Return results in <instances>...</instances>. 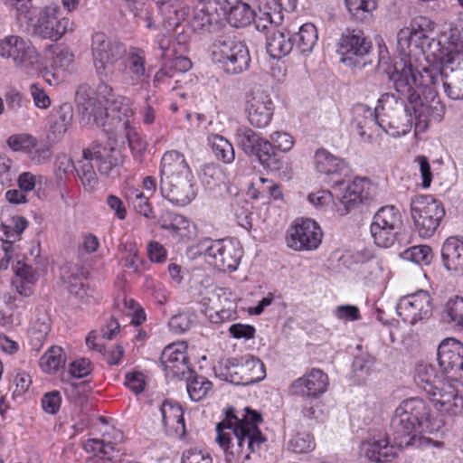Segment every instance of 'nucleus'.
<instances>
[{"instance_id": "nucleus-10", "label": "nucleus", "mask_w": 463, "mask_h": 463, "mask_svg": "<svg viewBox=\"0 0 463 463\" xmlns=\"http://www.w3.org/2000/svg\"><path fill=\"white\" fill-rule=\"evenodd\" d=\"M75 103L80 121L84 125L94 124L99 128H103L105 131H112L114 118L111 122L110 111L109 107L103 104L95 91L88 85H80L75 93Z\"/></svg>"}, {"instance_id": "nucleus-5", "label": "nucleus", "mask_w": 463, "mask_h": 463, "mask_svg": "<svg viewBox=\"0 0 463 463\" xmlns=\"http://www.w3.org/2000/svg\"><path fill=\"white\" fill-rule=\"evenodd\" d=\"M372 49L371 41L367 40L364 32L359 29L346 28L337 43L341 61L354 71L373 66L374 57L371 53Z\"/></svg>"}, {"instance_id": "nucleus-59", "label": "nucleus", "mask_w": 463, "mask_h": 463, "mask_svg": "<svg viewBox=\"0 0 463 463\" xmlns=\"http://www.w3.org/2000/svg\"><path fill=\"white\" fill-rule=\"evenodd\" d=\"M36 138L27 134L13 135L8 137L7 145L9 147L15 151H23L26 154L30 152L31 148H33Z\"/></svg>"}, {"instance_id": "nucleus-49", "label": "nucleus", "mask_w": 463, "mask_h": 463, "mask_svg": "<svg viewBox=\"0 0 463 463\" xmlns=\"http://www.w3.org/2000/svg\"><path fill=\"white\" fill-rule=\"evenodd\" d=\"M402 259L418 265H430L433 259V251L428 245L412 246L400 253Z\"/></svg>"}, {"instance_id": "nucleus-29", "label": "nucleus", "mask_w": 463, "mask_h": 463, "mask_svg": "<svg viewBox=\"0 0 463 463\" xmlns=\"http://www.w3.org/2000/svg\"><path fill=\"white\" fill-rule=\"evenodd\" d=\"M156 223L161 229L167 231L176 241H183L191 236L192 222L184 215L167 210L163 211Z\"/></svg>"}, {"instance_id": "nucleus-19", "label": "nucleus", "mask_w": 463, "mask_h": 463, "mask_svg": "<svg viewBox=\"0 0 463 463\" xmlns=\"http://www.w3.org/2000/svg\"><path fill=\"white\" fill-rule=\"evenodd\" d=\"M70 24L68 18H59L56 15L55 9L44 8L24 29L31 34L43 39L58 41L67 32Z\"/></svg>"}, {"instance_id": "nucleus-55", "label": "nucleus", "mask_w": 463, "mask_h": 463, "mask_svg": "<svg viewBox=\"0 0 463 463\" xmlns=\"http://www.w3.org/2000/svg\"><path fill=\"white\" fill-rule=\"evenodd\" d=\"M121 126L126 132V138L128 142L129 148L135 154H141L146 148V141L137 133L135 128L129 125L128 119L121 118Z\"/></svg>"}, {"instance_id": "nucleus-61", "label": "nucleus", "mask_w": 463, "mask_h": 463, "mask_svg": "<svg viewBox=\"0 0 463 463\" xmlns=\"http://www.w3.org/2000/svg\"><path fill=\"white\" fill-rule=\"evenodd\" d=\"M173 81L178 83L180 80L175 74V71L165 62L160 70L155 74L153 79V85L155 88L166 87L170 88Z\"/></svg>"}, {"instance_id": "nucleus-18", "label": "nucleus", "mask_w": 463, "mask_h": 463, "mask_svg": "<svg viewBox=\"0 0 463 463\" xmlns=\"http://www.w3.org/2000/svg\"><path fill=\"white\" fill-rule=\"evenodd\" d=\"M421 75L422 72L420 73L422 80L420 81L408 56L404 55L394 60L393 71L389 75V79L393 82L395 90L409 101L411 95L416 96L419 94L418 87L432 86V84H427Z\"/></svg>"}, {"instance_id": "nucleus-11", "label": "nucleus", "mask_w": 463, "mask_h": 463, "mask_svg": "<svg viewBox=\"0 0 463 463\" xmlns=\"http://www.w3.org/2000/svg\"><path fill=\"white\" fill-rule=\"evenodd\" d=\"M402 229V214L393 205L381 207L374 213L370 225V232L374 243L383 248L392 246Z\"/></svg>"}, {"instance_id": "nucleus-64", "label": "nucleus", "mask_w": 463, "mask_h": 463, "mask_svg": "<svg viewBox=\"0 0 463 463\" xmlns=\"http://www.w3.org/2000/svg\"><path fill=\"white\" fill-rule=\"evenodd\" d=\"M182 463H213V458L206 452L189 449L183 453Z\"/></svg>"}, {"instance_id": "nucleus-27", "label": "nucleus", "mask_w": 463, "mask_h": 463, "mask_svg": "<svg viewBox=\"0 0 463 463\" xmlns=\"http://www.w3.org/2000/svg\"><path fill=\"white\" fill-rule=\"evenodd\" d=\"M328 384L327 374L320 369L313 368L309 373L293 381L288 392L291 395L317 399L326 392Z\"/></svg>"}, {"instance_id": "nucleus-25", "label": "nucleus", "mask_w": 463, "mask_h": 463, "mask_svg": "<svg viewBox=\"0 0 463 463\" xmlns=\"http://www.w3.org/2000/svg\"><path fill=\"white\" fill-rule=\"evenodd\" d=\"M185 342H177L165 347L160 356V365L167 378L181 380L193 370L189 365Z\"/></svg>"}, {"instance_id": "nucleus-28", "label": "nucleus", "mask_w": 463, "mask_h": 463, "mask_svg": "<svg viewBox=\"0 0 463 463\" xmlns=\"http://www.w3.org/2000/svg\"><path fill=\"white\" fill-rule=\"evenodd\" d=\"M376 110L364 104L354 108L353 124L364 142L372 143L375 130L380 128Z\"/></svg>"}, {"instance_id": "nucleus-1", "label": "nucleus", "mask_w": 463, "mask_h": 463, "mask_svg": "<svg viewBox=\"0 0 463 463\" xmlns=\"http://www.w3.org/2000/svg\"><path fill=\"white\" fill-rule=\"evenodd\" d=\"M243 411L240 418L234 409L230 408L224 419L216 425L215 439L228 463L250 459V454L259 451L266 441L259 428L263 420L261 414L250 407H245Z\"/></svg>"}, {"instance_id": "nucleus-47", "label": "nucleus", "mask_w": 463, "mask_h": 463, "mask_svg": "<svg viewBox=\"0 0 463 463\" xmlns=\"http://www.w3.org/2000/svg\"><path fill=\"white\" fill-rule=\"evenodd\" d=\"M213 153L218 160L224 164H231L235 159V152L232 144L221 135H212L208 137Z\"/></svg>"}, {"instance_id": "nucleus-31", "label": "nucleus", "mask_w": 463, "mask_h": 463, "mask_svg": "<svg viewBox=\"0 0 463 463\" xmlns=\"http://www.w3.org/2000/svg\"><path fill=\"white\" fill-rule=\"evenodd\" d=\"M162 422L169 436L182 437L185 433V424L182 407L175 402L165 401L161 407Z\"/></svg>"}, {"instance_id": "nucleus-44", "label": "nucleus", "mask_w": 463, "mask_h": 463, "mask_svg": "<svg viewBox=\"0 0 463 463\" xmlns=\"http://www.w3.org/2000/svg\"><path fill=\"white\" fill-rule=\"evenodd\" d=\"M51 332V318L48 315L43 314L38 317L31 327L30 345L33 350L39 352L43 347L44 341Z\"/></svg>"}, {"instance_id": "nucleus-12", "label": "nucleus", "mask_w": 463, "mask_h": 463, "mask_svg": "<svg viewBox=\"0 0 463 463\" xmlns=\"http://www.w3.org/2000/svg\"><path fill=\"white\" fill-rule=\"evenodd\" d=\"M421 77L427 84H432L435 88L441 85L448 98L453 100L463 99V70L447 67L444 56L440 58L439 66L424 68Z\"/></svg>"}, {"instance_id": "nucleus-48", "label": "nucleus", "mask_w": 463, "mask_h": 463, "mask_svg": "<svg viewBox=\"0 0 463 463\" xmlns=\"http://www.w3.org/2000/svg\"><path fill=\"white\" fill-rule=\"evenodd\" d=\"M65 364V354L61 346L52 345L40 358L39 365L48 373L57 372Z\"/></svg>"}, {"instance_id": "nucleus-35", "label": "nucleus", "mask_w": 463, "mask_h": 463, "mask_svg": "<svg viewBox=\"0 0 463 463\" xmlns=\"http://www.w3.org/2000/svg\"><path fill=\"white\" fill-rule=\"evenodd\" d=\"M125 56L124 72L129 77L133 84H137L146 75V52L141 48L130 47Z\"/></svg>"}, {"instance_id": "nucleus-58", "label": "nucleus", "mask_w": 463, "mask_h": 463, "mask_svg": "<svg viewBox=\"0 0 463 463\" xmlns=\"http://www.w3.org/2000/svg\"><path fill=\"white\" fill-rule=\"evenodd\" d=\"M194 318L195 317L190 313H179L170 318L168 326L173 333L183 334L193 326Z\"/></svg>"}, {"instance_id": "nucleus-3", "label": "nucleus", "mask_w": 463, "mask_h": 463, "mask_svg": "<svg viewBox=\"0 0 463 463\" xmlns=\"http://www.w3.org/2000/svg\"><path fill=\"white\" fill-rule=\"evenodd\" d=\"M335 194L330 191H318L308 195V201L317 207L333 202L335 211L340 216L348 214L359 203H369L376 194V187L367 178H355L345 186L344 180L335 182Z\"/></svg>"}, {"instance_id": "nucleus-22", "label": "nucleus", "mask_w": 463, "mask_h": 463, "mask_svg": "<svg viewBox=\"0 0 463 463\" xmlns=\"http://www.w3.org/2000/svg\"><path fill=\"white\" fill-rule=\"evenodd\" d=\"M401 441H397L388 434L374 435L361 444V453L373 463H389L397 456L402 449Z\"/></svg>"}, {"instance_id": "nucleus-51", "label": "nucleus", "mask_w": 463, "mask_h": 463, "mask_svg": "<svg viewBox=\"0 0 463 463\" xmlns=\"http://www.w3.org/2000/svg\"><path fill=\"white\" fill-rule=\"evenodd\" d=\"M298 1V0H261L264 8L268 10L263 13V15L266 16L264 20L271 25L273 23L272 13L274 14H280L282 11L288 13L293 12L297 8Z\"/></svg>"}, {"instance_id": "nucleus-57", "label": "nucleus", "mask_w": 463, "mask_h": 463, "mask_svg": "<svg viewBox=\"0 0 463 463\" xmlns=\"http://www.w3.org/2000/svg\"><path fill=\"white\" fill-rule=\"evenodd\" d=\"M458 394L457 389L450 383H440L437 387V390L430 392L429 395L431 401L434 402L436 408L441 407L444 403H448L450 399Z\"/></svg>"}, {"instance_id": "nucleus-16", "label": "nucleus", "mask_w": 463, "mask_h": 463, "mask_svg": "<svg viewBox=\"0 0 463 463\" xmlns=\"http://www.w3.org/2000/svg\"><path fill=\"white\" fill-rule=\"evenodd\" d=\"M160 192L162 196L174 205L189 204L197 194L193 173L161 178Z\"/></svg>"}, {"instance_id": "nucleus-17", "label": "nucleus", "mask_w": 463, "mask_h": 463, "mask_svg": "<svg viewBox=\"0 0 463 463\" xmlns=\"http://www.w3.org/2000/svg\"><path fill=\"white\" fill-rule=\"evenodd\" d=\"M437 361L441 373L451 381L463 380V344L446 338L438 346Z\"/></svg>"}, {"instance_id": "nucleus-62", "label": "nucleus", "mask_w": 463, "mask_h": 463, "mask_svg": "<svg viewBox=\"0 0 463 463\" xmlns=\"http://www.w3.org/2000/svg\"><path fill=\"white\" fill-rule=\"evenodd\" d=\"M409 28L416 38H426L427 33L433 29V23L427 17L417 16L411 22Z\"/></svg>"}, {"instance_id": "nucleus-33", "label": "nucleus", "mask_w": 463, "mask_h": 463, "mask_svg": "<svg viewBox=\"0 0 463 463\" xmlns=\"http://www.w3.org/2000/svg\"><path fill=\"white\" fill-rule=\"evenodd\" d=\"M441 259L448 270L463 274V237L448 238L441 248Z\"/></svg>"}, {"instance_id": "nucleus-2", "label": "nucleus", "mask_w": 463, "mask_h": 463, "mask_svg": "<svg viewBox=\"0 0 463 463\" xmlns=\"http://www.w3.org/2000/svg\"><path fill=\"white\" fill-rule=\"evenodd\" d=\"M443 426L442 420L432 418L428 404L417 397L402 402L391 420L392 437L402 448L412 445L418 432L432 434Z\"/></svg>"}, {"instance_id": "nucleus-60", "label": "nucleus", "mask_w": 463, "mask_h": 463, "mask_svg": "<svg viewBox=\"0 0 463 463\" xmlns=\"http://www.w3.org/2000/svg\"><path fill=\"white\" fill-rule=\"evenodd\" d=\"M315 448L313 437L302 432L295 435L288 443V449L295 453H306Z\"/></svg>"}, {"instance_id": "nucleus-7", "label": "nucleus", "mask_w": 463, "mask_h": 463, "mask_svg": "<svg viewBox=\"0 0 463 463\" xmlns=\"http://www.w3.org/2000/svg\"><path fill=\"white\" fill-rule=\"evenodd\" d=\"M198 247L208 262L223 272L236 270L243 255L242 247L236 239L213 241L205 238L199 242Z\"/></svg>"}, {"instance_id": "nucleus-15", "label": "nucleus", "mask_w": 463, "mask_h": 463, "mask_svg": "<svg viewBox=\"0 0 463 463\" xmlns=\"http://www.w3.org/2000/svg\"><path fill=\"white\" fill-rule=\"evenodd\" d=\"M225 8L220 0H200L191 20L194 31L204 33L219 31L224 24Z\"/></svg>"}, {"instance_id": "nucleus-20", "label": "nucleus", "mask_w": 463, "mask_h": 463, "mask_svg": "<svg viewBox=\"0 0 463 463\" xmlns=\"http://www.w3.org/2000/svg\"><path fill=\"white\" fill-rule=\"evenodd\" d=\"M274 109L270 96L260 88L253 89L247 95L245 111L251 126L258 128L267 127L272 119Z\"/></svg>"}, {"instance_id": "nucleus-23", "label": "nucleus", "mask_w": 463, "mask_h": 463, "mask_svg": "<svg viewBox=\"0 0 463 463\" xmlns=\"http://www.w3.org/2000/svg\"><path fill=\"white\" fill-rule=\"evenodd\" d=\"M322 236L319 225L311 219H306L291 227L286 240L288 246L295 250H312L320 245Z\"/></svg>"}, {"instance_id": "nucleus-34", "label": "nucleus", "mask_w": 463, "mask_h": 463, "mask_svg": "<svg viewBox=\"0 0 463 463\" xmlns=\"http://www.w3.org/2000/svg\"><path fill=\"white\" fill-rule=\"evenodd\" d=\"M97 97L103 101L106 107L111 113H118L117 120L121 121V116L128 118L132 114L131 109L128 107L127 99L121 96L116 97L113 90L105 82H100L95 91Z\"/></svg>"}, {"instance_id": "nucleus-4", "label": "nucleus", "mask_w": 463, "mask_h": 463, "mask_svg": "<svg viewBox=\"0 0 463 463\" xmlns=\"http://www.w3.org/2000/svg\"><path fill=\"white\" fill-rule=\"evenodd\" d=\"M383 110L379 127L389 136L399 137L408 134L415 127L410 104L392 93H384L378 100Z\"/></svg>"}, {"instance_id": "nucleus-32", "label": "nucleus", "mask_w": 463, "mask_h": 463, "mask_svg": "<svg viewBox=\"0 0 463 463\" xmlns=\"http://www.w3.org/2000/svg\"><path fill=\"white\" fill-rule=\"evenodd\" d=\"M293 34L287 29L271 27L266 37V49L273 59H280L293 50Z\"/></svg>"}, {"instance_id": "nucleus-39", "label": "nucleus", "mask_w": 463, "mask_h": 463, "mask_svg": "<svg viewBox=\"0 0 463 463\" xmlns=\"http://www.w3.org/2000/svg\"><path fill=\"white\" fill-rule=\"evenodd\" d=\"M315 164L319 173L327 175L342 173L346 169V164L343 159L333 156L324 148L317 150Z\"/></svg>"}, {"instance_id": "nucleus-6", "label": "nucleus", "mask_w": 463, "mask_h": 463, "mask_svg": "<svg viewBox=\"0 0 463 463\" xmlns=\"http://www.w3.org/2000/svg\"><path fill=\"white\" fill-rule=\"evenodd\" d=\"M212 54L213 59L221 64L227 74H240L250 68L248 47L233 36H219L212 46Z\"/></svg>"}, {"instance_id": "nucleus-13", "label": "nucleus", "mask_w": 463, "mask_h": 463, "mask_svg": "<svg viewBox=\"0 0 463 463\" xmlns=\"http://www.w3.org/2000/svg\"><path fill=\"white\" fill-rule=\"evenodd\" d=\"M91 53L96 72L102 77L107 76L109 65H114L125 56L127 48L123 43L96 32L91 37Z\"/></svg>"}, {"instance_id": "nucleus-36", "label": "nucleus", "mask_w": 463, "mask_h": 463, "mask_svg": "<svg viewBox=\"0 0 463 463\" xmlns=\"http://www.w3.org/2000/svg\"><path fill=\"white\" fill-rule=\"evenodd\" d=\"M192 173L184 156L177 150L167 151L161 159L160 176L172 177Z\"/></svg>"}, {"instance_id": "nucleus-38", "label": "nucleus", "mask_w": 463, "mask_h": 463, "mask_svg": "<svg viewBox=\"0 0 463 463\" xmlns=\"http://www.w3.org/2000/svg\"><path fill=\"white\" fill-rule=\"evenodd\" d=\"M93 159L90 157L89 150H83L81 158L75 163L74 166V172L87 191H93L98 185V177L92 164Z\"/></svg>"}, {"instance_id": "nucleus-52", "label": "nucleus", "mask_w": 463, "mask_h": 463, "mask_svg": "<svg viewBox=\"0 0 463 463\" xmlns=\"http://www.w3.org/2000/svg\"><path fill=\"white\" fill-rule=\"evenodd\" d=\"M13 5L16 11V18L21 26L26 28L31 20H33L38 14L41 8L34 7L32 5V0H14Z\"/></svg>"}, {"instance_id": "nucleus-21", "label": "nucleus", "mask_w": 463, "mask_h": 463, "mask_svg": "<svg viewBox=\"0 0 463 463\" xmlns=\"http://www.w3.org/2000/svg\"><path fill=\"white\" fill-rule=\"evenodd\" d=\"M396 311L405 323L415 325L418 321L427 319L432 313V303L430 294L425 290L400 298Z\"/></svg>"}, {"instance_id": "nucleus-56", "label": "nucleus", "mask_w": 463, "mask_h": 463, "mask_svg": "<svg viewBox=\"0 0 463 463\" xmlns=\"http://www.w3.org/2000/svg\"><path fill=\"white\" fill-rule=\"evenodd\" d=\"M445 314L455 326L463 327V298H449L445 305Z\"/></svg>"}, {"instance_id": "nucleus-14", "label": "nucleus", "mask_w": 463, "mask_h": 463, "mask_svg": "<svg viewBox=\"0 0 463 463\" xmlns=\"http://www.w3.org/2000/svg\"><path fill=\"white\" fill-rule=\"evenodd\" d=\"M0 56L11 59L16 68L26 73H30L39 61V54L32 43L19 35H8L0 40Z\"/></svg>"}, {"instance_id": "nucleus-9", "label": "nucleus", "mask_w": 463, "mask_h": 463, "mask_svg": "<svg viewBox=\"0 0 463 463\" xmlns=\"http://www.w3.org/2000/svg\"><path fill=\"white\" fill-rule=\"evenodd\" d=\"M219 367L224 380L238 385L253 384L266 376L264 364L258 357L250 354L222 360Z\"/></svg>"}, {"instance_id": "nucleus-26", "label": "nucleus", "mask_w": 463, "mask_h": 463, "mask_svg": "<svg viewBox=\"0 0 463 463\" xmlns=\"http://www.w3.org/2000/svg\"><path fill=\"white\" fill-rule=\"evenodd\" d=\"M408 103L412 112L416 131H424L430 121H440L446 111L439 99H422L420 93L416 96L411 95Z\"/></svg>"}, {"instance_id": "nucleus-8", "label": "nucleus", "mask_w": 463, "mask_h": 463, "mask_svg": "<svg viewBox=\"0 0 463 463\" xmlns=\"http://www.w3.org/2000/svg\"><path fill=\"white\" fill-rule=\"evenodd\" d=\"M411 214L419 235L430 238L439 226L445 209L430 195H415L411 199Z\"/></svg>"}, {"instance_id": "nucleus-46", "label": "nucleus", "mask_w": 463, "mask_h": 463, "mask_svg": "<svg viewBox=\"0 0 463 463\" xmlns=\"http://www.w3.org/2000/svg\"><path fill=\"white\" fill-rule=\"evenodd\" d=\"M350 18L356 22H365L372 17L377 7L376 0H345Z\"/></svg>"}, {"instance_id": "nucleus-63", "label": "nucleus", "mask_w": 463, "mask_h": 463, "mask_svg": "<svg viewBox=\"0 0 463 463\" xmlns=\"http://www.w3.org/2000/svg\"><path fill=\"white\" fill-rule=\"evenodd\" d=\"M28 156L33 164L43 165L51 159L52 151L48 145H38L37 140H35V145L33 148L30 149Z\"/></svg>"}, {"instance_id": "nucleus-45", "label": "nucleus", "mask_w": 463, "mask_h": 463, "mask_svg": "<svg viewBox=\"0 0 463 463\" xmlns=\"http://www.w3.org/2000/svg\"><path fill=\"white\" fill-rule=\"evenodd\" d=\"M414 381L418 387L428 394L437 390V387L441 383L431 364H419L416 369Z\"/></svg>"}, {"instance_id": "nucleus-24", "label": "nucleus", "mask_w": 463, "mask_h": 463, "mask_svg": "<svg viewBox=\"0 0 463 463\" xmlns=\"http://www.w3.org/2000/svg\"><path fill=\"white\" fill-rule=\"evenodd\" d=\"M235 142L246 155L257 157L264 167L267 168V165H269L272 152L269 141L261 137L252 128L246 126L239 127L235 132Z\"/></svg>"}, {"instance_id": "nucleus-54", "label": "nucleus", "mask_w": 463, "mask_h": 463, "mask_svg": "<svg viewBox=\"0 0 463 463\" xmlns=\"http://www.w3.org/2000/svg\"><path fill=\"white\" fill-rule=\"evenodd\" d=\"M73 117L72 107L69 103L61 104L56 111V119L52 126L54 134H64L71 125Z\"/></svg>"}, {"instance_id": "nucleus-42", "label": "nucleus", "mask_w": 463, "mask_h": 463, "mask_svg": "<svg viewBox=\"0 0 463 463\" xmlns=\"http://www.w3.org/2000/svg\"><path fill=\"white\" fill-rule=\"evenodd\" d=\"M317 39L318 34L317 27L310 23L300 26L298 32L293 35L294 46H296L301 53L312 52Z\"/></svg>"}, {"instance_id": "nucleus-53", "label": "nucleus", "mask_w": 463, "mask_h": 463, "mask_svg": "<svg viewBox=\"0 0 463 463\" xmlns=\"http://www.w3.org/2000/svg\"><path fill=\"white\" fill-rule=\"evenodd\" d=\"M260 185L251 194V198H273L275 200L282 197L280 185L264 177H259Z\"/></svg>"}, {"instance_id": "nucleus-40", "label": "nucleus", "mask_w": 463, "mask_h": 463, "mask_svg": "<svg viewBox=\"0 0 463 463\" xmlns=\"http://www.w3.org/2000/svg\"><path fill=\"white\" fill-rule=\"evenodd\" d=\"M269 141L272 147V152L270 153V162H269V165H267V168L271 171H279L281 163L277 158L276 150L288 152L294 145L293 137L286 132L276 131L269 136Z\"/></svg>"}, {"instance_id": "nucleus-37", "label": "nucleus", "mask_w": 463, "mask_h": 463, "mask_svg": "<svg viewBox=\"0 0 463 463\" xmlns=\"http://www.w3.org/2000/svg\"><path fill=\"white\" fill-rule=\"evenodd\" d=\"M225 8V20L236 28L244 27L254 19L255 13L246 2L240 1L232 5H222Z\"/></svg>"}, {"instance_id": "nucleus-50", "label": "nucleus", "mask_w": 463, "mask_h": 463, "mask_svg": "<svg viewBox=\"0 0 463 463\" xmlns=\"http://www.w3.org/2000/svg\"><path fill=\"white\" fill-rule=\"evenodd\" d=\"M127 200L135 211L146 218H156L153 215L152 206L148 202V198L138 189H129L126 194Z\"/></svg>"}, {"instance_id": "nucleus-41", "label": "nucleus", "mask_w": 463, "mask_h": 463, "mask_svg": "<svg viewBox=\"0 0 463 463\" xmlns=\"http://www.w3.org/2000/svg\"><path fill=\"white\" fill-rule=\"evenodd\" d=\"M95 160L98 162L99 174L109 176L113 173V170L122 163L123 156L121 151L109 141L103 148L101 156Z\"/></svg>"}, {"instance_id": "nucleus-30", "label": "nucleus", "mask_w": 463, "mask_h": 463, "mask_svg": "<svg viewBox=\"0 0 463 463\" xmlns=\"http://www.w3.org/2000/svg\"><path fill=\"white\" fill-rule=\"evenodd\" d=\"M157 7L158 15L167 28L177 27L189 14V7L183 0H151Z\"/></svg>"}, {"instance_id": "nucleus-43", "label": "nucleus", "mask_w": 463, "mask_h": 463, "mask_svg": "<svg viewBox=\"0 0 463 463\" xmlns=\"http://www.w3.org/2000/svg\"><path fill=\"white\" fill-rule=\"evenodd\" d=\"M213 383L206 377L197 374L194 371L186 376V389L190 398L194 402L203 400L212 390Z\"/></svg>"}]
</instances>
